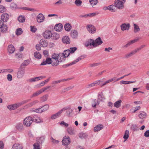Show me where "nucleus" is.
Wrapping results in <instances>:
<instances>
[{"label":"nucleus","instance_id":"1","mask_svg":"<svg viewBox=\"0 0 149 149\" xmlns=\"http://www.w3.org/2000/svg\"><path fill=\"white\" fill-rule=\"evenodd\" d=\"M126 0H116L115 1L114 4L115 7L119 9H122L123 8L124 3L125 2Z\"/></svg>","mask_w":149,"mask_h":149},{"label":"nucleus","instance_id":"2","mask_svg":"<svg viewBox=\"0 0 149 149\" xmlns=\"http://www.w3.org/2000/svg\"><path fill=\"white\" fill-rule=\"evenodd\" d=\"M33 121L32 117L30 116L27 117L24 119L23 121V123L27 127H29L31 125Z\"/></svg>","mask_w":149,"mask_h":149},{"label":"nucleus","instance_id":"3","mask_svg":"<svg viewBox=\"0 0 149 149\" xmlns=\"http://www.w3.org/2000/svg\"><path fill=\"white\" fill-rule=\"evenodd\" d=\"M3 21L0 19V28L1 31L3 33H6L8 30V27L6 25L4 24Z\"/></svg>","mask_w":149,"mask_h":149},{"label":"nucleus","instance_id":"4","mask_svg":"<svg viewBox=\"0 0 149 149\" xmlns=\"http://www.w3.org/2000/svg\"><path fill=\"white\" fill-rule=\"evenodd\" d=\"M24 69L19 68L17 73V77L19 79L21 78L24 76Z\"/></svg>","mask_w":149,"mask_h":149},{"label":"nucleus","instance_id":"5","mask_svg":"<svg viewBox=\"0 0 149 149\" xmlns=\"http://www.w3.org/2000/svg\"><path fill=\"white\" fill-rule=\"evenodd\" d=\"M62 142L63 145H68L70 143V139L68 136H65L63 137Z\"/></svg>","mask_w":149,"mask_h":149},{"label":"nucleus","instance_id":"6","mask_svg":"<svg viewBox=\"0 0 149 149\" xmlns=\"http://www.w3.org/2000/svg\"><path fill=\"white\" fill-rule=\"evenodd\" d=\"M87 30L92 33H94L95 32L96 28L94 26L92 25H88L86 26Z\"/></svg>","mask_w":149,"mask_h":149},{"label":"nucleus","instance_id":"7","mask_svg":"<svg viewBox=\"0 0 149 149\" xmlns=\"http://www.w3.org/2000/svg\"><path fill=\"white\" fill-rule=\"evenodd\" d=\"M95 44L94 43V40L92 39H90L85 43V45L86 47H88L89 46H91L92 45L94 47H95Z\"/></svg>","mask_w":149,"mask_h":149},{"label":"nucleus","instance_id":"8","mask_svg":"<svg viewBox=\"0 0 149 149\" xmlns=\"http://www.w3.org/2000/svg\"><path fill=\"white\" fill-rule=\"evenodd\" d=\"M130 26V24L129 23H128L127 24L125 23H123L120 26L121 30L122 31L128 30Z\"/></svg>","mask_w":149,"mask_h":149},{"label":"nucleus","instance_id":"9","mask_svg":"<svg viewBox=\"0 0 149 149\" xmlns=\"http://www.w3.org/2000/svg\"><path fill=\"white\" fill-rule=\"evenodd\" d=\"M9 18V15L6 13H3L1 16V19L4 22H7Z\"/></svg>","mask_w":149,"mask_h":149},{"label":"nucleus","instance_id":"10","mask_svg":"<svg viewBox=\"0 0 149 149\" xmlns=\"http://www.w3.org/2000/svg\"><path fill=\"white\" fill-rule=\"evenodd\" d=\"M139 40V38L130 40L128 42L127 44L122 46V48H126L130 46L132 44L136 42Z\"/></svg>","mask_w":149,"mask_h":149},{"label":"nucleus","instance_id":"11","mask_svg":"<svg viewBox=\"0 0 149 149\" xmlns=\"http://www.w3.org/2000/svg\"><path fill=\"white\" fill-rule=\"evenodd\" d=\"M45 18V17L41 13H40L37 16V21L39 23L42 22L44 20Z\"/></svg>","mask_w":149,"mask_h":149},{"label":"nucleus","instance_id":"12","mask_svg":"<svg viewBox=\"0 0 149 149\" xmlns=\"http://www.w3.org/2000/svg\"><path fill=\"white\" fill-rule=\"evenodd\" d=\"M98 13H91L85 15H81L79 16L80 17H92L95 16L96 15H97Z\"/></svg>","mask_w":149,"mask_h":149},{"label":"nucleus","instance_id":"13","mask_svg":"<svg viewBox=\"0 0 149 149\" xmlns=\"http://www.w3.org/2000/svg\"><path fill=\"white\" fill-rule=\"evenodd\" d=\"M94 43L95 44V47H96L97 46L101 45L103 43V41L102 40L100 37H98L94 40Z\"/></svg>","mask_w":149,"mask_h":149},{"label":"nucleus","instance_id":"14","mask_svg":"<svg viewBox=\"0 0 149 149\" xmlns=\"http://www.w3.org/2000/svg\"><path fill=\"white\" fill-rule=\"evenodd\" d=\"M44 37L46 39H49L52 37V33L49 31H46L43 34Z\"/></svg>","mask_w":149,"mask_h":149},{"label":"nucleus","instance_id":"15","mask_svg":"<svg viewBox=\"0 0 149 149\" xmlns=\"http://www.w3.org/2000/svg\"><path fill=\"white\" fill-rule=\"evenodd\" d=\"M18 103L13 105H10L7 106V108L10 110H13L19 107Z\"/></svg>","mask_w":149,"mask_h":149},{"label":"nucleus","instance_id":"16","mask_svg":"<svg viewBox=\"0 0 149 149\" xmlns=\"http://www.w3.org/2000/svg\"><path fill=\"white\" fill-rule=\"evenodd\" d=\"M62 25L61 23L56 24L54 27V29L57 31L60 32L63 28Z\"/></svg>","mask_w":149,"mask_h":149},{"label":"nucleus","instance_id":"17","mask_svg":"<svg viewBox=\"0 0 149 149\" xmlns=\"http://www.w3.org/2000/svg\"><path fill=\"white\" fill-rule=\"evenodd\" d=\"M64 110H65L66 109H65L64 108L63 109H61V110H60L58 112L52 115L51 116V118L52 119H54L56 118L57 117H58L59 116L60 114L62 113V112Z\"/></svg>","mask_w":149,"mask_h":149},{"label":"nucleus","instance_id":"18","mask_svg":"<svg viewBox=\"0 0 149 149\" xmlns=\"http://www.w3.org/2000/svg\"><path fill=\"white\" fill-rule=\"evenodd\" d=\"M52 59L50 58H47L45 61H43L41 63L40 65H43L47 64H50L52 63Z\"/></svg>","mask_w":149,"mask_h":149},{"label":"nucleus","instance_id":"19","mask_svg":"<svg viewBox=\"0 0 149 149\" xmlns=\"http://www.w3.org/2000/svg\"><path fill=\"white\" fill-rule=\"evenodd\" d=\"M104 126L102 124H99L96 125L94 128V131L95 132H97L102 129Z\"/></svg>","mask_w":149,"mask_h":149},{"label":"nucleus","instance_id":"20","mask_svg":"<svg viewBox=\"0 0 149 149\" xmlns=\"http://www.w3.org/2000/svg\"><path fill=\"white\" fill-rule=\"evenodd\" d=\"M15 48L12 45H9L8 46V52L10 54L13 53L15 51Z\"/></svg>","mask_w":149,"mask_h":149},{"label":"nucleus","instance_id":"21","mask_svg":"<svg viewBox=\"0 0 149 149\" xmlns=\"http://www.w3.org/2000/svg\"><path fill=\"white\" fill-rule=\"evenodd\" d=\"M70 54V51L69 49L65 50L61 54V55L63 56V57L65 58L67 57Z\"/></svg>","mask_w":149,"mask_h":149},{"label":"nucleus","instance_id":"22","mask_svg":"<svg viewBox=\"0 0 149 149\" xmlns=\"http://www.w3.org/2000/svg\"><path fill=\"white\" fill-rule=\"evenodd\" d=\"M62 41L64 43L67 44L70 43V40L68 37L65 36L63 38Z\"/></svg>","mask_w":149,"mask_h":149},{"label":"nucleus","instance_id":"23","mask_svg":"<svg viewBox=\"0 0 149 149\" xmlns=\"http://www.w3.org/2000/svg\"><path fill=\"white\" fill-rule=\"evenodd\" d=\"M51 64L53 66H57L59 63V61L58 60L52 59Z\"/></svg>","mask_w":149,"mask_h":149},{"label":"nucleus","instance_id":"24","mask_svg":"<svg viewBox=\"0 0 149 149\" xmlns=\"http://www.w3.org/2000/svg\"><path fill=\"white\" fill-rule=\"evenodd\" d=\"M135 53V52L134 50L131 52L125 54L124 56V58H127L131 57Z\"/></svg>","mask_w":149,"mask_h":149},{"label":"nucleus","instance_id":"25","mask_svg":"<svg viewBox=\"0 0 149 149\" xmlns=\"http://www.w3.org/2000/svg\"><path fill=\"white\" fill-rule=\"evenodd\" d=\"M13 149H23L22 146L19 144L15 143L13 146Z\"/></svg>","mask_w":149,"mask_h":149},{"label":"nucleus","instance_id":"26","mask_svg":"<svg viewBox=\"0 0 149 149\" xmlns=\"http://www.w3.org/2000/svg\"><path fill=\"white\" fill-rule=\"evenodd\" d=\"M71 36L73 38H76L77 36V31L74 30L71 31Z\"/></svg>","mask_w":149,"mask_h":149},{"label":"nucleus","instance_id":"27","mask_svg":"<svg viewBox=\"0 0 149 149\" xmlns=\"http://www.w3.org/2000/svg\"><path fill=\"white\" fill-rule=\"evenodd\" d=\"M64 28L66 31H69L71 30L72 26L69 23H66L65 25Z\"/></svg>","mask_w":149,"mask_h":149},{"label":"nucleus","instance_id":"28","mask_svg":"<svg viewBox=\"0 0 149 149\" xmlns=\"http://www.w3.org/2000/svg\"><path fill=\"white\" fill-rule=\"evenodd\" d=\"M40 44L43 47H46L48 43L47 42H46L45 40L42 39L40 42Z\"/></svg>","mask_w":149,"mask_h":149},{"label":"nucleus","instance_id":"29","mask_svg":"<svg viewBox=\"0 0 149 149\" xmlns=\"http://www.w3.org/2000/svg\"><path fill=\"white\" fill-rule=\"evenodd\" d=\"M38 102V101L37 100H35L33 101L32 102H31L27 104H26L25 107H32L33 105H35Z\"/></svg>","mask_w":149,"mask_h":149},{"label":"nucleus","instance_id":"30","mask_svg":"<svg viewBox=\"0 0 149 149\" xmlns=\"http://www.w3.org/2000/svg\"><path fill=\"white\" fill-rule=\"evenodd\" d=\"M121 102L122 100H119L116 101L114 103V106L117 108H119L121 106Z\"/></svg>","mask_w":149,"mask_h":149},{"label":"nucleus","instance_id":"31","mask_svg":"<svg viewBox=\"0 0 149 149\" xmlns=\"http://www.w3.org/2000/svg\"><path fill=\"white\" fill-rule=\"evenodd\" d=\"M133 25L134 29V33H136L139 31H140V29L139 26L136 24L134 23Z\"/></svg>","mask_w":149,"mask_h":149},{"label":"nucleus","instance_id":"32","mask_svg":"<svg viewBox=\"0 0 149 149\" xmlns=\"http://www.w3.org/2000/svg\"><path fill=\"white\" fill-rule=\"evenodd\" d=\"M61 54H56L55 53H54L53 54L52 56V59H56V60H58L59 58V57L60 56H62L61 55Z\"/></svg>","mask_w":149,"mask_h":149},{"label":"nucleus","instance_id":"33","mask_svg":"<svg viewBox=\"0 0 149 149\" xmlns=\"http://www.w3.org/2000/svg\"><path fill=\"white\" fill-rule=\"evenodd\" d=\"M15 127L17 129L19 130H22L23 128V124L21 123H18L16 125Z\"/></svg>","mask_w":149,"mask_h":149},{"label":"nucleus","instance_id":"34","mask_svg":"<svg viewBox=\"0 0 149 149\" xmlns=\"http://www.w3.org/2000/svg\"><path fill=\"white\" fill-rule=\"evenodd\" d=\"M99 104V102L98 101H96L95 99H93L92 101V106L93 107L95 108L97 105Z\"/></svg>","mask_w":149,"mask_h":149},{"label":"nucleus","instance_id":"35","mask_svg":"<svg viewBox=\"0 0 149 149\" xmlns=\"http://www.w3.org/2000/svg\"><path fill=\"white\" fill-rule=\"evenodd\" d=\"M43 78V77L41 76L38 77H36L35 78H31L30 79V81L31 82H34L42 79Z\"/></svg>","mask_w":149,"mask_h":149},{"label":"nucleus","instance_id":"36","mask_svg":"<svg viewBox=\"0 0 149 149\" xmlns=\"http://www.w3.org/2000/svg\"><path fill=\"white\" fill-rule=\"evenodd\" d=\"M60 36L58 34L56 33H54L52 34V37L54 40H56L59 38Z\"/></svg>","mask_w":149,"mask_h":149},{"label":"nucleus","instance_id":"37","mask_svg":"<svg viewBox=\"0 0 149 149\" xmlns=\"http://www.w3.org/2000/svg\"><path fill=\"white\" fill-rule=\"evenodd\" d=\"M29 60H25L24 62L21 64L20 68H24L23 67L26 66L29 64Z\"/></svg>","mask_w":149,"mask_h":149},{"label":"nucleus","instance_id":"38","mask_svg":"<svg viewBox=\"0 0 149 149\" xmlns=\"http://www.w3.org/2000/svg\"><path fill=\"white\" fill-rule=\"evenodd\" d=\"M146 113L145 112L142 111L139 115V116L140 118L142 119L146 118Z\"/></svg>","mask_w":149,"mask_h":149},{"label":"nucleus","instance_id":"39","mask_svg":"<svg viewBox=\"0 0 149 149\" xmlns=\"http://www.w3.org/2000/svg\"><path fill=\"white\" fill-rule=\"evenodd\" d=\"M42 93V92L40 89V90L38 91L33 93L31 97L38 96Z\"/></svg>","mask_w":149,"mask_h":149},{"label":"nucleus","instance_id":"40","mask_svg":"<svg viewBox=\"0 0 149 149\" xmlns=\"http://www.w3.org/2000/svg\"><path fill=\"white\" fill-rule=\"evenodd\" d=\"M22 32V29L21 28H19L16 30L15 33L17 36H19L21 35Z\"/></svg>","mask_w":149,"mask_h":149},{"label":"nucleus","instance_id":"41","mask_svg":"<svg viewBox=\"0 0 149 149\" xmlns=\"http://www.w3.org/2000/svg\"><path fill=\"white\" fill-rule=\"evenodd\" d=\"M136 82V81H120V84H129L130 83H135Z\"/></svg>","mask_w":149,"mask_h":149},{"label":"nucleus","instance_id":"42","mask_svg":"<svg viewBox=\"0 0 149 149\" xmlns=\"http://www.w3.org/2000/svg\"><path fill=\"white\" fill-rule=\"evenodd\" d=\"M68 133L72 135L74 134V129L72 127L69 128L67 130Z\"/></svg>","mask_w":149,"mask_h":149},{"label":"nucleus","instance_id":"43","mask_svg":"<svg viewBox=\"0 0 149 149\" xmlns=\"http://www.w3.org/2000/svg\"><path fill=\"white\" fill-rule=\"evenodd\" d=\"M89 2L91 6H94L97 4L98 0H89Z\"/></svg>","mask_w":149,"mask_h":149},{"label":"nucleus","instance_id":"44","mask_svg":"<svg viewBox=\"0 0 149 149\" xmlns=\"http://www.w3.org/2000/svg\"><path fill=\"white\" fill-rule=\"evenodd\" d=\"M98 100L101 101H102L105 99L104 97L103 96V93H101V94L98 95Z\"/></svg>","mask_w":149,"mask_h":149},{"label":"nucleus","instance_id":"45","mask_svg":"<svg viewBox=\"0 0 149 149\" xmlns=\"http://www.w3.org/2000/svg\"><path fill=\"white\" fill-rule=\"evenodd\" d=\"M34 56L36 58L40 59L41 58V56L39 52H36L34 53Z\"/></svg>","mask_w":149,"mask_h":149},{"label":"nucleus","instance_id":"46","mask_svg":"<svg viewBox=\"0 0 149 149\" xmlns=\"http://www.w3.org/2000/svg\"><path fill=\"white\" fill-rule=\"evenodd\" d=\"M31 100V99L26 100H23L20 102L18 103V104H19V106H20L26 103H27L28 102L30 101Z\"/></svg>","mask_w":149,"mask_h":149},{"label":"nucleus","instance_id":"47","mask_svg":"<svg viewBox=\"0 0 149 149\" xmlns=\"http://www.w3.org/2000/svg\"><path fill=\"white\" fill-rule=\"evenodd\" d=\"M129 131L128 130H126L125 132L124 135L123 136V138L125 140L127 139L129 137Z\"/></svg>","mask_w":149,"mask_h":149},{"label":"nucleus","instance_id":"48","mask_svg":"<svg viewBox=\"0 0 149 149\" xmlns=\"http://www.w3.org/2000/svg\"><path fill=\"white\" fill-rule=\"evenodd\" d=\"M18 21L21 22H23L25 21V17L24 16H19L18 17Z\"/></svg>","mask_w":149,"mask_h":149},{"label":"nucleus","instance_id":"49","mask_svg":"<svg viewBox=\"0 0 149 149\" xmlns=\"http://www.w3.org/2000/svg\"><path fill=\"white\" fill-rule=\"evenodd\" d=\"M146 47V45H141L139 47V48L136 49L135 50H134V51L135 52V53L138 52L141 49H142L144 48L145 47Z\"/></svg>","mask_w":149,"mask_h":149},{"label":"nucleus","instance_id":"50","mask_svg":"<svg viewBox=\"0 0 149 149\" xmlns=\"http://www.w3.org/2000/svg\"><path fill=\"white\" fill-rule=\"evenodd\" d=\"M48 96V95L46 94L41 97V101L42 102H44L46 101L47 99Z\"/></svg>","mask_w":149,"mask_h":149},{"label":"nucleus","instance_id":"51","mask_svg":"<svg viewBox=\"0 0 149 149\" xmlns=\"http://www.w3.org/2000/svg\"><path fill=\"white\" fill-rule=\"evenodd\" d=\"M49 105L48 104L44 105L43 106L41 107L43 111H47L49 108Z\"/></svg>","mask_w":149,"mask_h":149},{"label":"nucleus","instance_id":"52","mask_svg":"<svg viewBox=\"0 0 149 149\" xmlns=\"http://www.w3.org/2000/svg\"><path fill=\"white\" fill-rule=\"evenodd\" d=\"M115 5H111L109 6V7L108 8V9L111 12H115Z\"/></svg>","mask_w":149,"mask_h":149},{"label":"nucleus","instance_id":"53","mask_svg":"<svg viewBox=\"0 0 149 149\" xmlns=\"http://www.w3.org/2000/svg\"><path fill=\"white\" fill-rule=\"evenodd\" d=\"M101 64L100 63H91L89 64V66L91 67H95Z\"/></svg>","mask_w":149,"mask_h":149},{"label":"nucleus","instance_id":"54","mask_svg":"<svg viewBox=\"0 0 149 149\" xmlns=\"http://www.w3.org/2000/svg\"><path fill=\"white\" fill-rule=\"evenodd\" d=\"M77 62V60H75L74 61H73L72 62H71L70 64H68V65H63V66L64 67L66 68V67H67L68 66H70V65H72L73 64H75Z\"/></svg>","mask_w":149,"mask_h":149},{"label":"nucleus","instance_id":"55","mask_svg":"<svg viewBox=\"0 0 149 149\" xmlns=\"http://www.w3.org/2000/svg\"><path fill=\"white\" fill-rule=\"evenodd\" d=\"M6 10V9L4 6L0 5V13L5 12Z\"/></svg>","mask_w":149,"mask_h":149},{"label":"nucleus","instance_id":"56","mask_svg":"<svg viewBox=\"0 0 149 149\" xmlns=\"http://www.w3.org/2000/svg\"><path fill=\"white\" fill-rule=\"evenodd\" d=\"M10 7L12 9L14 10L17 7V6L16 4L13 3L11 4Z\"/></svg>","mask_w":149,"mask_h":149},{"label":"nucleus","instance_id":"57","mask_svg":"<svg viewBox=\"0 0 149 149\" xmlns=\"http://www.w3.org/2000/svg\"><path fill=\"white\" fill-rule=\"evenodd\" d=\"M74 3L77 6H80L82 3V1L81 0H76Z\"/></svg>","mask_w":149,"mask_h":149},{"label":"nucleus","instance_id":"58","mask_svg":"<svg viewBox=\"0 0 149 149\" xmlns=\"http://www.w3.org/2000/svg\"><path fill=\"white\" fill-rule=\"evenodd\" d=\"M33 120L36 123H40L42 122L39 118L37 117L33 118Z\"/></svg>","mask_w":149,"mask_h":149},{"label":"nucleus","instance_id":"59","mask_svg":"<svg viewBox=\"0 0 149 149\" xmlns=\"http://www.w3.org/2000/svg\"><path fill=\"white\" fill-rule=\"evenodd\" d=\"M20 9H23L25 10H28L30 11H33L34 10V9L33 8H29L27 7H20L19 8Z\"/></svg>","mask_w":149,"mask_h":149},{"label":"nucleus","instance_id":"60","mask_svg":"<svg viewBox=\"0 0 149 149\" xmlns=\"http://www.w3.org/2000/svg\"><path fill=\"white\" fill-rule=\"evenodd\" d=\"M79 137L81 139H83L86 137L87 135L86 134L84 133H80L79 134Z\"/></svg>","mask_w":149,"mask_h":149},{"label":"nucleus","instance_id":"61","mask_svg":"<svg viewBox=\"0 0 149 149\" xmlns=\"http://www.w3.org/2000/svg\"><path fill=\"white\" fill-rule=\"evenodd\" d=\"M77 48L76 47H71L70 48L69 51H70V53H72L77 50Z\"/></svg>","mask_w":149,"mask_h":149},{"label":"nucleus","instance_id":"62","mask_svg":"<svg viewBox=\"0 0 149 149\" xmlns=\"http://www.w3.org/2000/svg\"><path fill=\"white\" fill-rule=\"evenodd\" d=\"M34 111L36 113H41L43 112L41 107L37 109H36Z\"/></svg>","mask_w":149,"mask_h":149},{"label":"nucleus","instance_id":"63","mask_svg":"<svg viewBox=\"0 0 149 149\" xmlns=\"http://www.w3.org/2000/svg\"><path fill=\"white\" fill-rule=\"evenodd\" d=\"M40 146L38 143H35L33 145V149H40Z\"/></svg>","mask_w":149,"mask_h":149},{"label":"nucleus","instance_id":"64","mask_svg":"<svg viewBox=\"0 0 149 149\" xmlns=\"http://www.w3.org/2000/svg\"><path fill=\"white\" fill-rule=\"evenodd\" d=\"M45 138L44 137H41L38 140V142L40 143H42L43 142Z\"/></svg>","mask_w":149,"mask_h":149}]
</instances>
